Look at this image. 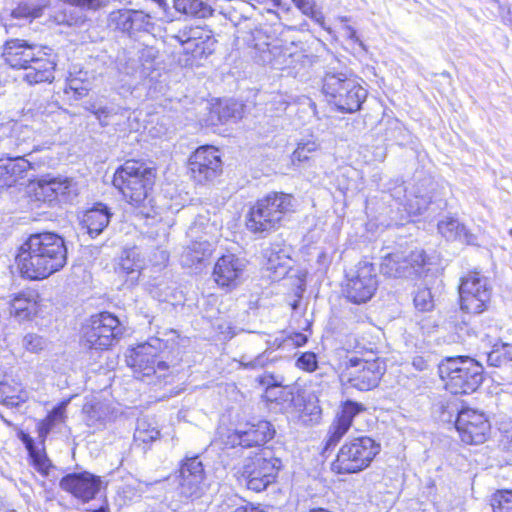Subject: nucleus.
<instances>
[{
    "mask_svg": "<svg viewBox=\"0 0 512 512\" xmlns=\"http://www.w3.org/2000/svg\"><path fill=\"white\" fill-rule=\"evenodd\" d=\"M67 261V248L55 233L32 234L20 246L16 262L22 276L40 280L62 269Z\"/></svg>",
    "mask_w": 512,
    "mask_h": 512,
    "instance_id": "f257e3e1",
    "label": "nucleus"
},
{
    "mask_svg": "<svg viewBox=\"0 0 512 512\" xmlns=\"http://www.w3.org/2000/svg\"><path fill=\"white\" fill-rule=\"evenodd\" d=\"M155 179L154 169L126 165L117 170L115 183L120 182L121 191L127 201L139 210V213L146 218L155 214L153 199L149 191L152 189Z\"/></svg>",
    "mask_w": 512,
    "mask_h": 512,
    "instance_id": "f03ea898",
    "label": "nucleus"
},
{
    "mask_svg": "<svg viewBox=\"0 0 512 512\" xmlns=\"http://www.w3.org/2000/svg\"><path fill=\"white\" fill-rule=\"evenodd\" d=\"M290 194L273 192L250 209L246 227L253 234L266 235L279 228L284 215L292 208Z\"/></svg>",
    "mask_w": 512,
    "mask_h": 512,
    "instance_id": "7ed1b4c3",
    "label": "nucleus"
},
{
    "mask_svg": "<svg viewBox=\"0 0 512 512\" xmlns=\"http://www.w3.org/2000/svg\"><path fill=\"white\" fill-rule=\"evenodd\" d=\"M281 467V460L274 457L270 449H260L244 457L238 481L248 490L261 492L275 481Z\"/></svg>",
    "mask_w": 512,
    "mask_h": 512,
    "instance_id": "20e7f679",
    "label": "nucleus"
},
{
    "mask_svg": "<svg viewBox=\"0 0 512 512\" xmlns=\"http://www.w3.org/2000/svg\"><path fill=\"white\" fill-rule=\"evenodd\" d=\"M322 82L323 93L340 111H358L367 97V90L350 74L327 71Z\"/></svg>",
    "mask_w": 512,
    "mask_h": 512,
    "instance_id": "39448f33",
    "label": "nucleus"
},
{
    "mask_svg": "<svg viewBox=\"0 0 512 512\" xmlns=\"http://www.w3.org/2000/svg\"><path fill=\"white\" fill-rule=\"evenodd\" d=\"M483 368L470 357H451L438 367L445 387L452 394H469L477 390L482 382Z\"/></svg>",
    "mask_w": 512,
    "mask_h": 512,
    "instance_id": "423d86ee",
    "label": "nucleus"
},
{
    "mask_svg": "<svg viewBox=\"0 0 512 512\" xmlns=\"http://www.w3.org/2000/svg\"><path fill=\"white\" fill-rule=\"evenodd\" d=\"M380 449V444L368 436L353 438L340 448L332 470L339 474L360 472L371 464Z\"/></svg>",
    "mask_w": 512,
    "mask_h": 512,
    "instance_id": "0eeeda50",
    "label": "nucleus"
},
{
    "mask_svg": "<svg viewBox=\"0 0 512 512\" xmlns=\"http://www.w3.org/2000/svg\"><path fill=\"white\" fill-rule=\"evenodd\" d=\"M168 342L169 340L153 337L133 350L128 363L139 377L149 378L155 375L162 379L167 375L169 366L163 355L168 349Z\"/></svg>",
    "mask_w": 512,
    "mask_h": 512,
    "instance_id": "6e6552de",
    "label": "nucleus"
},
{
    "mask_svg": "<svg viewBox=\"0 0 512 512\" xmlns=\"http://www.w3.org/2000/svg\"><path fill=\"white\" fill-rule=\"evenodd\" d=\"M438 195L439 185L431 177H423L410 186L401 183L391 189V196L411 215L423 213Z\"/></svg>",
    "mask_w": 512,
    "mask_h": 512,
    "instance_id": "1a4fd4ad",
    "label": "nucleus"
},
{
    "mask_svg": "<svg viewBox=\"0 0 512 512\" xmlns=\"http://www.w3.org/2000/svg\"><path fill=\"white\" fill-rule=\"evenodd\" d=\"M183 46L184 58L179 59L182 66L198 65L214 51L216 40L213 33L206 27H185L175 36Z\"/></svg>",
    "mask_w": 512,
    "mask_h": 512,
    "instance_id": "9d476101",
    "label": "nucleus"
},
{
    "mask_svg": "<svg viewBox=\"0 0 512 512\" xmlns=\"http://www.w3.org/2000/svg\"><path fill=\"white\" fill-rule=\"evenodd\" d=\"M460 306L467 313L480 314L491 299V286L487 277L479 272H470L461 279L459 287Z\"/></svg>",
    "mask_w": 512,
    "mask_h": 512,
    "instance_id": "9b49d317",
    "label": "nucleus"
},
{
    "mask_svg": "<svg viewBox=\"0 0 512 512\" xmlns=\"http://www.w3.org/2000/svg\"><path fill=\"white\" fill-rule=\"evenodd\" d=\"M346 296L356 304L365 303L374 295L377 286L376 269L372 263L362 261L347 273Z\"/></svg>",
    "mask_w": 512,
    "mask_h": 512,
    "instance_id": "f8f14e48",
    "label": "nucleus"
},
{
    "mask_svg": "<svg viewBox=\"0 0 512 512\" xmlns=\"http://www.w3.org/2000/svg\"><path fill=\"white\" fill-rule=\"evenodd\" d=\"M121 333L117 317L103 312L90 318L84 327L83 339L89 348L107 349Z\"/></svg>",
    "mask_w": 512,
    "mask_h": 512,
    "instance_id": "ddd939ff",
    "label": "nucleus"
},
{
    "mask_svg": "<svg viewBox=\"0 0 512 512\" xmlns=\"http://www.w3.org/2000/svg\"><path fill=\"white\" fill-rule=\"evenodd\" d=\"M384 373L383 363L377 359L351 357L346 363L345 376L348 383L360 391L375 388Z\"/></svg>",
    "mask_w": 512,
    "mask_h": 512,
    "instance_id": "4468645a",
    "label": "nucleus"
},
{
    "mask_svg": "<svg viewBox=\"0 0 512 512\" xmlns=\"http://www.w3.org/2000/svg\"><path fill=\"white\" fill-rule=\"evenodd\" d=\"M455 427L461 440L467 444L484 443L490 431V424L485 415L470 408L462 409L458 413Z\"/></svg>",
    "mask_w": 512,
    "mask_h": 512,
    "instance_id": "2eb2a0df",
    "label": "nucleus"
},
{
    "mask_svg": "<svg viewBox=\"0 0 512 512\" xmlns=\"http://www.w3.org/2000/svg\"><path fill=\"white\" fill-rule=\"evenodd\" d=\"M101 483L99 476L85 471L64 476L60 480L59 486L83 503H87L98 494Z\"/></svg>",
    "mask_w": 512,
    "mask_h": 512,
    "instance_id": "dca6fc26",
    "label": "nucleus"
},
{
    "mask_svg": "<svg viewBox=\"0 0 512 512\" xmlns=\"http://www.w3.org/2000/svg\"><path fill=\"white\" fill-rule=\"evenodd\" d=\"M274 433L275 430L268 421H259L255 424H246L245 427L230 433L227 443L232 447H259L272 439Z\"/></svg>",
    "mask_w": 512,
    "mask_h": 512,
    "instance_id": "f3484780",
    "label": "nucleus"
},
{
    "mask_svg": "<svg viewBox=\"0 0 512 512\" xmlns=\"http://www.w3.org/2000/svg\"><path fill=\"white\" fill-rule=\"evenodd\" d=\"M246 269V261L234 254L220 257L213 269V279L221 288L233 289L242 280Z\"/></svg>",
    "mask_w": 512,
    "mask_h": 512,
    "instance_id": "a211bd4d",
    "label": "nucleus"
},
{
    "mask_svg": "<svg viewBox=\"0 0 512 512\" xmlns=\"http://www.w3.org/2000/svg\"><path fill=\"white\" fill-rule=\"evenodd\" d=\"M205 471L197 456L186 457L179 470V486L186 497L198 498L203 492Z\"/></svg>",
    "mask_w": 512,
    "mask_h": 512,
    "instance_id": "6ab92c4d",
    "label": "nucleus"
},
{
    "mask_svg": "<svg viewBox=\"0 0 512 512\" xmlns=\"http://www.w3.org/2000/svg\"><path fill=\"white\" fill-rule=\"evenodd\" d=\"M365 410V406L361 403L345 401L329 428L325 449L335 446L350 429L354 417Z\"/></svg>",
    "mask_w": 512,
    "mask_h": 512,
    "instance_id": "aec40b11",
    "label": "nucleus"
},
{
    "mask_svg": "<svg viewBox=\"0 0 512 512\" xmlns=\"http://www.w3.org/2000/svg\"><path fill=\"white\" fill-rule=\"evenodd\" d=\"M144 262L135 248L124 249L116 260L114 272L123 283L135 285L141 275Z\"/></svg>",
    "mask_w": 512,
    "mask_h": 512,
    "instance_id": "412c9836",
    "label": "nucleus"
},
{
    "mask_svg": "<svg viewBox=\"0 0 512 512\" xmlns=\"http://www.w3.org/2000/svg\"><path fill=\"white\" fill-rule=\"evenodd\" d=\"M55 65L54 60L49 57L47 52L39 48L36 55L24 68L27 71L24 77L30 84L51 82L54 79Z\"/></svg>",
    "mask_w": 512,
    "mask_h": 512,
    "instance_id": "4be33fe9",
    "label": "nucleus"
},
{
    "mask_svg": "<svg viewBox=\"0 0 512 512\" xmlns=\"http://www.w3.org/2000/svg\"><path fill=\"white\" fill-rule=\"evenodd\" d=\"M36 46L29 45L25 40L12 39L6 41L3 49V57L12 68L23 69L36 55Z\"/></svg>",
    "mask_w": 512,
    "mask_h": 512,
    "instance_id": "5701e85b",
    "label": "nucleus"
},
{
    "mask_svg": "<svg viewBox=\"0 0 512 512\" xmlns=\"http://www.w3.org/2000/svg\"><path fill=\"white\" fill-rule=\"evenodd\" d=\"M263 257L266 259L267 270L272 271L278 276L285 275L289 269L290 257L280 244H271L263 251Z\"/></svg>",
    "mask_w": 512,
    "mask_h": 512,
    "instance_id": "b1692460",
    "label": "nucleus"
},
{
    "mask_svg": "<svg viewBox=\"0 0 512 512\" xmlns=\"http://www.w3.org/2000/svg\"><path fill=\"white\" fill-rule=\"evenodd\" d=\"M109 221L110 213L103 204H98L96 207L88 210L83 218V224L91 237L98 236L109 224Z\"/></svg>",
    "mask_w": 512,
    "mask_h": 512,
    "instance_id": "393cba45",
    "label": "nucleus"
},
{
    "mask_svg": "<svg viewBox=\"0 0 512 512\" xmlns=\"http://www.w3.org/2000/svg\"><path fill=\"white\" fill-rule=\"evenodd\" d=\"M242 106L235 101H226L213 106L207 120L208 125H219L241 117Z\"/></svg>",
    "mask_w": 512,
    "mask_h": 512,
    "instance_id": "a878e982",
    "label": "nucleus"
},
{
    "mask_svg": "<svg viewBox=\"0 0 512 512\" xmlns=\"http://www.w3.org/2000/svg\"><path fill=\"white\" fill-rule=\"evenodd\" d=\"M439 232L448 240H459L467 244L474 242L475 237L457 219L445 218L438 223Z\"/></svg>",
    "mask_w": 512,
    "mask_h": 512,
    "instance_id": "bb28decb",
    "label": "nucleus"
},
{
    "mask_svg": "<svg viewBox=\"0 0 512 512\" xmlns=\"http://www.w3.org/2000/svg\"><path fill=\"white\" fill-rule=\"evenodd\" d=\"M31 162H0V187H11L23 179Z\"/></svg>",
    "mask_w": 512,
    "mask_h": 512,
    "instance_id": "cd10ccee",
    "label": "nucleus"
},
{
    "mask_svg": "<svg viewBox=\"0 0 512 512\" xmlns=\"http://www.w3.org/2000/svg\"><path fill=\"white\" fill-rule=\"evenodd\" d=\"M211 253L212 245L208 241H195L183 251L181 262L184 266L192 267L204 261Z\"/></svg>",
    "mask_w": 512,
    "mask_h": 512,
    "instance_id": "c85d7f7f",
    "label": "nucleus"
},
{
    "mask_svg": "<svg viewBox=\"0 0 512 512\" xmlns=\"http://www.w3.org/2000/svg\"><path fill=\"white\" fill-rule=\"evenodd\" d=\"M28 393L19 383H9L8 381H0V403L17 407L26 402Z\"/></svg>",
    "mask_w": 512,
    "mask_h": 512,
    "instance_id": "c756f323",
    "label": "nucleus"
},
{
    "mask_svg": "<svg viewBox=\"0 0 512 512\" xmlns=\"http://www.w3.org/2000/svg\"><path fill=\"white\" fill-rule=\"evenodd\" d=\"M381 272L388 277L409 276L408 259L400 253L389 254L383 258Z\"/></svg>",
    "mask_w": 512,
    "mask_h": 512,
    "instance_id": "7c9ffc66",
    "label": "nucleus"
},
{
    "mask_svg": "<svg viewBox=\"0 0 512 512\" xmlns=\"http://www.w3.org/2000/svg\"><path fill=\"white\" fill-rule=\"evenodd\" d=\"M222 162H188V171L198 183L215 179L222 172Z\"/></svg>",
    "mask_w": 512,
    "mask_h": 512,
    "instance_id": "2f4dec72",
    "label": "nucleus"
},
{
    "mask_svg": "<svg viewBox=\"0 0 512 512\" xmlns=\"http://www.w3.org/2000/svg\"><path fill=\"white\" fill-rule=\"evenodd\" d=\"M35 303L24 294H17L10 301L9 313L18 320L28 319L34 309Z\"/></svg>",
    "mask_w": 512,
    "mask_h": 512,
    "instance_id": "473e14b6",
    "label": "nucleus"
},
{
    "mask_svg": "<svg viewBox=\"0 0 512 512\" xmlns=\"http://www.w3.org/2000/svg\"><path fill=\"white\" fill-rule=\"evenodd\" d=\"M133 10L120 9L113 11L109 15L110 25L114 26L122 32H130L133 30Z\"/></svg>",
    "mask_w": 512,
    "mask_h": 512,
    "instance_id": "72a5a7b5",
    "label": "nucleus"
},
{
    "mask_svg": "<svg viewBox=\"0 0 512 512\" xmlns=\"http://www.w3.org/2000/svg\"><path fill=\"white\" fill-rule=\"evenodd\" d=\"M511 360L512 356L508 344H494L492 350L487 353V362L490 366L500 367Z\"/></svg>",
    "mask_w": 512,
    "mask_h": 512,
    "instance_id": "f704fd0d",
    "label": "nucleus"
},
{
    "mask_svg": "<svg viewBox=\"0 0 512 512\" xmlns=\"http://www.w3.org/2000/svg\"><path fill=\"white\" fill-rule=\"evenodd\" d=\"M494 512H512V490H499L491 498Z\"/></svg>",
    "mask_w": 512,
    "mask_h": 512,
    "instance_id": "c9c22d12",
    "label": "nucleus"
},
{
    "mask_svg": "<svg viewBox=\"0 0 512 512\" xmlns=\"http://www.w3.org/2000/svg\"><path fill=\"white\" fill-rule=\"evenodd\" d=\"M159 435L160 432L155 427H152L146 420H138L134 432L135 440L148 443L156 440Z\"/></svg>",
    "mask_w": 512,
    "mask_h": 512,
    "instance_id": "e433bc0d",
    "label": "nucleus"
},
{
    "mask_svg": "<svg viewBox=\"0 0 512 512\" xmlns=\"http://www.w3.org/2000/svg\"><path fill=\"white\" fill-rule=\"evenodd\" d=\"M83 412L87 414L88 425L102 423L106 418V409L101 402L87 403L83 407Z\"/></svg>",
    "mask_w": 512,
    "mask_h": 512,
    "instance_id": "4c0bfd02",
    "label": "nucleus"
},
{
    "mask_svg": "<svg viewBox=\"0 0 512 512\" xmlns=\"http://www.w3.org/2000/svg\"><path fill=\"white\" fill-rule=\"evenodd\" d=\"M63 418V411L60 408L54 409L44 420L37 424V431L42 441L54 427L55 422Z\"/></svg>",
    "mask_w": 512,
    "mask_h": 512,
    "instance_id": "58836bf2",
    "label": "nucleus"
},
{
    "mask_svg": "<svg viewBox=\"0 0 512 512\" xmlns=\"http://www.w3.org/2000/svg\"><path fill=\"white\" fill-rule=\"evenodd\" d=\"M416 309L422 312L431 311L434 308V300L430 289L420 288L414 296Z\"/></svg>",
    "mask_w": 512,
    "mask_h": 512,
    "instance_id": "ea45409f",
    "label": "nucleus"
},
{
    "mask_svg": "<svg viewBox=\"0 0 512 512\" xmlns=\"http://www.w3.org/2000/svg\"><path fill=\"white\" fill-rule=\"evenodd\" d=\"M188 160H221V155L217 147L204 145L194 149Z\"/></svg>",
    "mask_w": 512,
    "mask_h": 512,
    "instance_id": "a19ab883",
    "label": "nucleus"
},
{
    "mask_svg": "<svg viewBox=\"0 0 512 512\" xmlns=\"http://www.w3.org/2000/svg\"><path fill=\"white\" fill-rule=\"evenodd\" d=\"M319 149V143L315 140H302L298 143L297 148L293 152L294 160H308L309 154Z\"/></svg>",
    "mask_w": 512,
    "mask_h": 512,
    "instance_id": "79ce46f5",
    "label": "nucleus"
},
{
    "mask_svg": "<svg viewBox=\"0 0 512 512\" xmlns=\"http://www.w3.org/2000/svg\"><path fill=\"white\" fill-rule=\"evenodd\" d=\"M50 185L53 187L54 193L57 197L69 195L73 188V181L67 177L61 178H46Z\"/></svg>",
    "mask_w": 512,
    "mask_h": 512,
    "instance_id": "37998d69",
    "label": "nucleus"
},
{
    "mask_svg": "<svg viewBox=\"0 0 512 512\" xmlns=\"http://www.w3.org/2000/svg\"><path fill=\"white\" fill-rule=\"evenodd\" d=\"M174 7L184 14L196 15L203 7L201 0H174Z\"/></svg>",
    "mask_w": 512,
    "mask_h": 512,
    "instance_id": "c03bdc74",
    "label": "nucleus"
},
{
    "mask_svg": "<svg viewBox=\"0 0 512 512\" xmlns=\"http://www.w3.org/2000/svg\"><path fill=\"white\" fill-rule=\"evenodd\" d=\"M22 345L26 350L33 353H37L43 350L46 347L47 343L43 337L37 334L29 333L24 336L22 340Z\"/></svg>",
    "mask_w": 512,
    "mask_h": 512,
    "instance_id": "a18cd8bd",
    "label": "nucleus"
},
{
    "mask_svg": "<svg viewBox=\"0 0 512 512\" xmlns=\"http://www.w3.org/2000/svg\"><path fill=\"white\" fill-rule=\"evenodd\" d=\"M408 259V267H409V275L412 274V271L415 273L419 272V269L422 268L427 261L426 254L423 250H417L411 252Z\"/></svg>",
    "mask_w": 512,
    "mask_h": 512,
    "instance_id": "49530a36",
    "label": "nucleus"
},
{
    "mask_svg": "<svg viewBox=\"0 0 512 512\" xmlns=\"http://www.w3.org/2000/svg\"><path fill=\"white\" fill-rule=\"evenodd\" d=\"M36 195L39 198L42 197L44 201L48 202H52L58 198L54 193L53 187L46 178L39 181Z\"/></svg>",
    "mask_w": 512,
    "mask_h": 512,
    "instance_id": "de8ad7c7",
    "label": "nucleus"
},
{
    "mask_svg": "<svg viewBox=\"0 0 512 512\" xmlns=\"http://www.w3.org/2000/svg\"><path fill=\"white\" fill-rule=\"evenodd\" d=\"M296 365L305 371H314L317 367L316 355L313 352H305L297 359Z\"/></svg>",
    "mask_w": 512,
    "mask_h": 512,
    "instance_id": "09e8293b",
    "label": "nucleus"
},
{
    "mask_svg": "<svg viewBox=\"0 0 512 512\" xmlns=\"http://www.w3.org/2000/svg\"><path fill=\"white\" fill-rule=\"evenodd\" d=\"M133 30H145L151 25V17L139 10H133Z\"/></svg>",
    "mask_w": 512,
    "mask_h": 512,
    "instance_id": "8fccbe9b",
    "label": "nucleus"
},
{
    "mask_svg": "<svg viewBox=\"0 0 512 512\" xmlns=\"http://www.w3.org/2000/svg\"><path fill=\"white\" fill-rule=\"evenodd\" d=\"M40 14V9L32 8L27 4L19 5L12 11L14 18H37Z\"/></svg>",
    "mask_w": 512,
    "mask_h": 512,
    "instance_id": "3c124183",
    "label": "nucleus"
},
{
    "mask_svg": "<svg viewBox=\"0 0 512 512\" xmlns=\"http://www.w3.org/2000/svg\"><path fill=\"white\" fill-rule=\"evenodd\" d=\"M88 110L97 118L100 125L105 127L109 124V110L106 107H98L96 105H91Z\"/></svg>",
    "mask_w": 512,
    "mask_h": 512,
    "instance_id": "603ef678",
    "label": "nucleus"
},
{
    "mask_svg": "<svg viewBox=\"0 0 512 512\" xmlns=\"http://www.w3.org/2000/svg\"><path fill=\"white\" fill-rule=\"evenodd\" d=\"M268 356L266 353L258 355L255 359L245 362L244 357L240 360V364L246 369H258L266 366Z\"/></svg>",
    "mask_w": 512,
    "mask_h": 512,
    "instance_id": "864d4df0",
    "label": "nucleus"
},
{
    "mask_svg": "<svg viewBox=\"0 0 512 512\" xmlns=\"http://www.w3.org/2000/svg\"><path fill=\"white\" fill-rule=\"evenodd\" d=\"M72 5L88 10H97L101 7V0H69Z\"/></svg>",
    "mask_w": 512,
    "mask_h": 512,
    "instance_id": "5fc2aeb1",
    "label": "nucleus"
},
{
    "mask_svg": "<svg viewBox=\"0 0 512 512\" xmlns=\"http://www.w3.org/2000/svg\"><path fill=\"white\" fill-rule=\"evenodd\" d=\"M30 456L33 458V461L39 471L44 472L49 467L48 460L42 455H40V453L37 452L36 449L34 450V455L30 454Z\"/></svg>",
    "mask_w": 512,
    "mask_h": 512,
    "instance_id": "6e6d98bb",
    "label": "nucleus"
},
{
    "mask_svg": "<svg viewBox=\"0 0 512 512\" xmlns=\"http://www.w3.org/2000/svg\"><path fill=\"white\" fill-rule=\"evenodd\" d=\"M296 5L305 15L314 17V6L310 0H300Z\"/></svg>",
    "mask_w": 512,
    "mask_h": 512,
    "instance_id": "4d7b16f0",
    "label": "nucleus"
},
{
    "mask_svg": "<svg viewBox=\"0 0 512 512\" xmlns=\"http://www.w3.org/2000/svg\"><path fill=\"white\" fill-rule=\"evenodd\" d=\"M18 436H19L20 440L24 443L29 454L34 455L35 447H34L33 439L28 434L24 433L23 431H20Z\"/></svg>",
    "mask_w": 512,
    "mask_h": 512,
    "instance_id": "13d9d810",
    "label": "nucleus"
},
{
    "mask_svg": "<svg viewBox=\"0 0 512 512\" xmlns=\"http://www.w3.org/2000/svg\"><path fill=\"white\" fill-rule=\"evenodd\" d=\"M342 30L345 37L363 46V43L359 40L354 28H352L350 25L345 24L343 25Z\"/></svg>",
    "mask_w": 512,
    "mask_h": 512,
    "instance_id": "bf43d9fd",
    "label": "nucleus"
},
{
    "mask_svg": "<svg viewBox=\"0 0 512 512\" xmlns=\"http://www.w3.org/2000/svg\"><path fill=\"white\" fill-rule=\"evenodd\" d=\"M288 340L295 346H303L307 342V337L302 333H294L288 337Z\"/></svg>",
    "mask_w": 512,
    "mask_h": 512,
    "instance_id": "052dcab7",
    "label": "nucleus"
},
{
    "mask_svg": "<svg viewBox=\"0 0 512 512\" xmlns=\"http://www.w3.org/2000/svg\"><path fill=\"white\" fill-rule=\"evenodd\" d=\"M260 382L263 385H267L268 387L280 385V381L276 379L273 375H264L263 377H261Z\"/></svg>",
    "mask_w": 512,
    "mask_h": 512,
    "instance_id": "680f3d73",
    "label": "nucleus"
},
{
    "mask_svg": "<svg viewBox=\"0 0 512 512\" xmlns=\"http://www.w3.org/2000/svg\"><path fill=\"white\" fill-rule=\"evenodd\" d=\"M277 50H278V48L276 46H273L272 48H270L268 46L267 51H263V56H262L263 61L267 62V63H272L273 59L271 58V55L274 54V52Z\"/></svg>",
    "mask_w": 512,
    "mask_h": 512,
    "instance_id": "e2e57ef3",
    "label": "nucleus"
},
{
    "mask_svg": "<svg viewBox=\"0 0 512 512\" xmlns=\"http://www.w3.org/2000/svg\"><path fill=\"white\" fill-rule=\"evenodd\" d=\"M234 512H267L263 509H259L253 506H241L235 509Z\"/></svg>",
    "mask_w": 512,
    "mask_h": 512,
    "instance_id": "0e129e2a",
    "label": "nucleus"
},
{
    "mask_svg": "<svg viewBox=\"0 0 512 512\" xmlns=\"http://www.w3.org/2000/svg\"><path fill=\"white\" fill-rule=\"evenodd\" d=\"M413 364L418 368L422 369L421 365L423 364V360L419 358L418 360H414Z\"/></svg>",
    "mask_w": 512,
    "mask_h": 512,
    "instance_id": "69168bd1",
    "label": "nucleus"
},
{
    "mask_svg": "<svg viewBox=\"0 0 512 512\" xmlns=\"http://www.w3.org/2000/svg\"><path fill=\"white\" fill-rule=\"evenodd\" d=\"M7 160H13V161H16V160H24L22 156H15V157H9L7 158Z\"/></svg>",
    "mask_w": 512,
    "mask_h": 512,
    "instance_id": "338daca9",
    "label": "nucleus"
},
{
    "mask_svg": "<svg viewBox=\"0 0 512 512\" xmlns=\"http://www.w3.org/2000/svg\"><path fill=\"white\" fill-rule=\"evenodd\" d=\"M94 512H105L103 509L95 510Z\"/></svg>",
    "mask_w": 512,
    "mask_h": 512,
    "instance_id": "774afa93",
    "label": "nucleus"
}]
</instances>
